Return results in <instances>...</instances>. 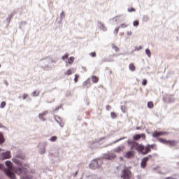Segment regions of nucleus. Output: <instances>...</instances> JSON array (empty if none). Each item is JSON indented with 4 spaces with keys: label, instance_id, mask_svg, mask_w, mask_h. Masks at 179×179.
Returning a JSON list of instances; mask_svg holds the SVG:
<instances>
[{
    "label": "nucleus",
    "instance_id": "obj_1",
    "mask_svg": "<svg viewBox=\"0 0 179 179\" xmlns=\"http://www.w3.org/2000/svg\"><path fill=\"white\" fill-rule=\"evenodd\" d=\"M12 160L13 163L20 166L14 169L12 166V162L6 161L5 164L7 168L5 169V174L7 177H9L10 179H16L15 172L17 174H21L23 179H27V171L26 168L23 167L22 161L19 158H13Z\"/></svg>",
    "mask_w": 179,
    "mask_h": 179
},
{
    "label": "nucleus",
    "instance_id": "obj_2",
    "mask_svg": "<svg viewBox=\"0 0 179 179\" xmlns=\"http://www.w3.org/2000/svg\"><path fill=\"white\" fill-rule=\"evenodd\" d=\"M55 63L56 62L51 59V57H46L40 61V65L44 69H52L54 65H55Z\"/></svg>",
    "mask_w": 179,
    "mask_h": 179
},
{
    "label": "nucleus",
    "instance_id": "obj_3",
    "mask_svg": "<svg viewBox=\"0 0 179 179\" xmlns=\"http://www.w3.org/2000/svg\"><path fill=\"white\" fill-rule=\"evenodd\" d=\"M134 147L136 150L141 152L142 155H148L150 152V145H148L145 148L142 144H138V143H134Z\"/></svg>",
    "mask_w": 179,
    "mask_h": 179
},
{
    "label": "nucleus",
    "instance_id": "obj_4",
    "mask_svg": "<svg viewBox=\"0 0 179 179\" xmlns=\"http://www.w3.org/2000/svg\"><path fill=\"white\" fill-rule=\"evenodd\" d=\"M101 164H103V162L101 159H94L90 164V169H99L101 167Z\"/></svg>",
    "mask_w": 179,
    "mask_h": 179
},
{
    "label": "nucleus",
    "instance_id": "obj_5",
    "mask_svg": "<svg viewBox=\"0 0 179 179\" xmlns=\"http://www.w3.org/2000/svg\"><path fill=\"white\" fill-rule=\"evenodd\" d=\"M115 157H117V155L113 151L103 156V159H106V160H113V159H115Z\"/></svg>",
    "mask_w": 179,
    "mask_h": 179
},
{
    "label": "nucleus",
    "instance_id": "obj_6",
    "mask_svg": "<svg viewBox=\"0 0 179 179\" xmlns=\"http://www.w3.org/2000/svg\"><path fill=\"white\" fill-rule=\"evenodd\" d=\"M159 141L165 145H171V146H176V145H177V143L174 141H166L163 138H159Z\"/></svg>",
    "mask_w": 179,
    "mask_h": 179
},
{
    "label": "nucleus",
    "instance_id": "obj_7",
    "mask_svg": "<svg viewBox=\"0 0 179 179\" xmlns=\"http://www.w3.org/2000/svg\"><path fill=\"white\" fill-rule=\"evenodd\" d=\"M131 176V171L128 169H124L122 173V178L124 179H128L129 178V176Z\"/></svg>",
    "mask_w": 179,
    "mask_h": 179
},
{
    "label": "nucleus",
    "instance_id": "obj_8",
    "mask_svg": "<svg viewBox=\"0 0 179 179\" xmlns=\"http://www.w3.org/2000/svg\"><path fill=\"white\" fill-rule=\"evenodd\" d=\"M124 150H125V146L121 145L112 150V152L114 153H121V152H124Z\"/></svg>",
    "mask_w": 179,
    "mask_h": 179
},
{
    "label": "nucleus",
    "instance_id": "obj_9",
    "mask_svg": "<svg viewBox=\"0 0 179 179\" xmlns=\"http://www.w3.org/2000/svg\"><path fill=\"white\" fill-rule=\"evenodd\" d=\"M163 135H166V132L163 131H155L152 134V138H159L160 136H163Z\"/></svg>",
    "mask_w": 179,
    "mask_h": 179
},
{
    "label": "nucleus",
    "instance_id": "obj_10",
    "mask_svg": "<svg viewBox=\"0 0 179 179\" xmlns=\"http://www.w3.org/2000/svg\"><path fill=\"white\" fill-rule=\"evenodd\" d=\"M149 160V157H145L141 162V167H142V169H145V167H146V163H148V161Z\"/></svg>",
    "mask_w": 179,
    "mask_h": 179
},
{
    "label": "nucleus",
    "instance_id": "obj_11",
    "mask_svg": "<svg viewBox=\"0 0 179 179\" xmlns=\"http://www.w3.org/2000/svg\"><path fill=\"white\" fill-rule=\"evenodd\" d=\"M3 159H10V157H12V155L10 154V151H7L6 152H3L2 155H1Z\"/></svg>",
    "mask_w": 179,
    "mask_h": 179
},
{
    "label": "nucleus",
    "instance_id": "obj_12",
    "mask_svg": "<svg viewBox=\"0 0 179 179\" xmlns=\"http://www.w3.org/2000/svg\"><path fill=\"white\" fill-rule=\"evenodd\" d=\"M98 27L101 30H103V31H107V27H106L104 24L101 23V22H98Z\"/></svg>",
    "mask_w": 179,
    "mask_h": 179
},
{
    "label": "nucleus",
    "instance_id": "obj_13",
    "mask_svg": "<svg viewBox=\"0 0 179 179\" xmlns=\"http://www.w3.org/2000/svg\"><path fill=\"white\" fill-rule=\"evenodd\" d=\"M133 156H134V152L129 151L125 153L124 157H126L127 159H131V157H132Z\"/></svg>",
    "mask_w": 179,
    "mask_h": 179
},
{
    "label": "nucleus",
    "instance_id": "obj_14",
    "mask_svg": "<svg viewBox=\"0 0 179 179\" xmlns=\"http://www.w3.org/2000/svg\"><path fill=\"white\" fill-rule=\"evenodd\" d=\"M75 71L76 70L73 69H69L64 73V75H67L68 76H69V75H72V73L75 72Z\"/></svg>",
    "mask_w": 179,
    "mask_h": 179
},
{
    "label": "nucleus",
    "instance_id": "obj_15",
    "mask_svg": "<svg viewBox=\"0 0 179 179\" xmlns=\"http://www.w3.org/2000/svg\"><path fill=\"white\" fill-rule=\"evenodd\" d=\"M5 143V137H3V134L2 133H0V145H2V143Z\"/></svg>",
    "mask_w": 179,
    "mask_h": 179
},
{
    "label": "nucleus",
    "instance_id": "obj_16",
    "mask_svg": "<svg viewBox=\"0 0 179 179\" xmlns=\"http://www.w3.org/2000/svg\"><path fill=\"white\" fill-rule=\"evenodd\" d=\"M129 71H131V72H134L135 71V65H134V64H130L129 66Z\"/></svg>",
    "mask_w": 179,
    "mask_h": 179
},
{
    "label": "nucleus",
    "instance_id": "obj_17",
    "mask_svg": "<svg viewBox=\"0 0 179 179\" xmlns=\"http://www.w3.org/2000/svg\"><path fill=\"white\" fill-rule=\"evenodd\" d=\"M92 82L94 83H97V82H99V77H97L96 76H92Z\"/></svg>",
    "mask_w": 179,
    "mask_h": 179
},
{
    "label": "nucleus",
    "instance_id": "obj_18",
    "mask_svg": "<svg viewBox=\"0 0 179 179\" xmlns=\"http://www.w3.org/2000/svg\"><path fill=\"white\" fill-rule=\"evenodd\" d=\"M73 61H75V57H71L70 58L68 59V62L72 65L73 64Z\"/></svg>",
    "mask_w": 179,
    "mask_h": 179
},
{
    "label": "nucleus",
    "instance_id": "obj_19",
    "mask_svg": "<svg viewBox=\"0 0 179 179\" xmlns=\"http://www.w3.org/2000/svg\"><path fill=\"white\" fill-rule=\"evenodd\" d=\"M145 54L148 55V58H150L152 53L150 52V50L145 49Z\"/></svg>",
    "mask_w": 179,
    "mask_h": 179
},
{
    "label": "nucleus",
    "instance_id": "obj_20",
    "mask_svg": "<svg viewBox=\"0 0 179 179\" xmlns=\"http://www.w3.org/2000/svg\"><path fill=\"white\" fill-rule=\"evenodd\" d=\"M141 138V134H136L133 136V139L134 141H139V138Z\"/></svg>",
    "mask_w": 179,
    "mask_h": 179
},
{
    "label": "nucleus",
    "instance_id": "obj_21",
    "mask_svg": "<svg viewBox=\"0 0 179 179\" xmlns=\"http://www.w3.org/2000/svg\"><path fill=\"white\" fill-rule=\"evenodd\" d=\"M6 106V103L5 101H2L0 104V108H5Z\"/></svg>",
    "mask_w": 179,
    "mask_h": 179
},
{
    "label": "nucleus",
    "instance_id": "obj_22",
    "mask_svg": "<svg viewBox=\"0 0 179 179\" xmlns=\"http://www.w3.org/2000/svg\"><path fill=\"white\" fill-rule=\"evenodd\" d=\"M57 139V137L54 136H52L50 138V142H55Z\"/></svg>",
    "mask_w": 179,
    "mask_h": 179
},
{
    "label": "nucleus",
    "instance_id": "obj_23",
    "mask_svg": "<svg viewBox=\"0 0 179 179\" xmlns=\"http://www.w3.org/2000/svg\"><path fill=\"white\" fill-rule=\"evenodd\" d=\"M150 149H154V150H157V148L156 147L155 144L150 145Z\"/></svg>",
    "mask_w": 179,
    "mask_h": 179
},
{
    "label": "nucleus",
    "instance_id": "obj_24",
    "mask_svg": "<svg viewBox=\"0 0 179 179\" xmlns=\"http://www.w3.org/2000/svg\"><path fill=\"white\" fill-rule=\"evenodd\" d=\"M110 117H111V118H113V119L117 118V114H115V113H114V112H111V113H110Z\"/></svg>",
    "mask_w": 179,
    "mask_h": 179
},
{
    "label": "nucleus",
    "instance_id": "obj_25",
    "mask_svg": "<svg viewBox=\"0 0 179 179\" xmlns=\"http://www.w3.org/2000/svg\"><path fill=\"white\" fill-rule=\"evenodd\" d=\"M39 153H41V155H44V153H45V148L43 147L42 149H41Z\"/></svg>",
    "mask_w": 179,
    "mask_h": 179
},
{
    "label": "nucleus",
    "instance_id": "obj_26",
    "mask_svg": "<svg viewBox=\"0 0 179 179\" xmlns=\"http://www.w3.org/2000/svg\"><path fill=\"white\" fill-rule=\"evenodd\" d=\"M133 25H134L135 27H138L139 26V22H138V21H134Z\"/></svg>",
    "mask_w": 179,
    "mask_h": 179
},
{
    "label": "nucleus",
    "instance_id": "obj_27",
    "mask_svg": "<svg viewBox=\"0 0 179 179\" xmlns=\"http://www.w3.org/2000/svg\"><path fill=\"white\" fill-rule=\"evenodd\" d=\"M148 108H153V103L152 102H148L147 104Z\"/></svg>",
    "mask_w": 179,
    "mask_h": 179
},
{
    "label": "nucleus",
    "instance_id": "obj_28",
    "mask_svg": "<svg viewBox=\"0 0 179 179\" xmlns=\"http://www.w3.org/2000/svg\"><path fill=\"white\" fill-rule=\"evenodd\" d=\"M136 10L135 8H128V9H127V12H129V13H131V12H136Z\"/></svg>",
    "mask_w": 179,
    "mask_h": 179
},
{
    "label": "nucleus",
    "instance_id": "obj_29",
    "mask_svg": "<svg viewBox=\"0 0 179 179\" xmlns=\"http://www.w3.org/2000/svg\"><path fill=\"white\" fill-rule=\"evenodd\" d=\"M65 13L64 11H62V13L60 14V20H62V19H64V17H65Z\"/></svg>",
    "mask_w": 179,
    "mask_h": 179
},
{
    "label": "nucleus",
    "instance_id": "obj_30",
    "mask_svg": "<svg viewBox=\"0 0 179 179\" xmlns=\"http://www.w3.org/2000/svg\"><path fill=\"white\" fill-rule=\"evenodd\" d=\"M127 143H129V145H131V143H133V145H132V147H131V149H133V148H134V149H135V147H134V143H136V142L132 143V141L128 140V141H127Z\"/></svg>",
    "mask_w": 179,
    "mask_h": 179
},
{
    "label": "nucleus",
    "instance_id": "obj_31",
    "mask_svg": "<svg viewBox=\"0 0 179 179\" xmlns=\"http://www.w3.org/2000/svg\"><path fill=\"white\" fill-rule=\"evenodd\" d=\"M143 86H146L148 85V80L146 79H144L142 83Z\"/></svg>",
    "mask_w": 179,
    "mask_h": 179
},
{
    "label": "nucleus",
    "instance_id": "obj_32",
    "mask_svg": "<svg viewBox=\"0 0 179 179\" xmlns=\"http://www.w3.org/2000/svg\"><path fill=\"white\" fill-rule=\"evenodd\" d=\"M39 94H40V93H39V92H37V91H34V92H33V96H34V97H37V96H38Z\"/></svg>",
    "mask_w": 179,
    "mask_h": 179
},
{
    "label": "nucleus",
    "instance_id": "obj_33",
    "mask_svg": "<svg viewBox=\"0 0 179 179\" xmlns=\"http://www.w3.org/2000/svg\"><path fill=\"white\" fill-rule=\"evenodd\" d=\"M119 30H120V27H117V28H116V29L114 30L113 33H114L115 34H118Z\"/></svg>",
    "mask_w": 179,
    "mask_h": 179
},
{
    "label": "nucleus",
    "instance_id": "obj_34",
    "mask_svg": "<svg viewBox=\"0 0 179 179\" xmlns=\"http://www.w3.org/2000/svg\"><path fill=\"white\" fill-rule=\"evenodd\" d=\"M90 56L94 58V57H96V52H92L90 53Z\"/></svg>",
    "mask_w": 179,
    "mask_h": 179
},
{
    "label": "nucleus",
    "instance_id": "obj_35",
    "mask_svg": "<svg viewBox=\"0 0 179 179\" xmlns=\"http://www.w3.org/2000/svg\"><path fill=\"white\" fill-rule=\"evenodd\" d=\"M120 27H122V29H125V27H128V24H122L120 25Z\"/></svg>",
    "mask_w": 179,
    "mask_h": 179
},
{
    "label": "nucleus",
    "instance_id": "obj_36",
    "mask_svg": "<svg viewBox=\"0 0 179 179\" xmlns=\"http://www.w3.org/2000/svg\"><path fill=\"white\" fill-rule=\"evenodd\" d=\"M38 117L41 120V121H45V119L43 117L42 115L39 114Z\"/></svg>",
    "mask_w": 179,
    "mask_h": 179
},
{
    "label": "nucleus",
    "instance_id": "obj_37",
    "mask_svg": "<svg viewBox=\"0 0 179 179\" xmlns=\"http://www.w3.org/2000/svg\"><path fill=\"white\" fill-rule=\"evenodd\" d=\"M99 145H100V142H94L93 143L94 148H96V146H99Z\"/></svg>",
    "mask_w": 179,
    "mask_h": 179
},
{
    "label": "nucleus",
    "instance_id": "obj_38",
    "mask_svg": "<svg viewBox=\"0 0 179 179\" xmlns=\"http://www.w3.org/2000/svg\"><path fill=\"white\" fill-rule=\"evenodd\" d=\"M122 139H125V137L120 138V139L115 141L113 143H117V142H120V141H122Z\"/></svg>",
    "mask_w": 179,
    "mask_h": 179
},
{
    "label": "nucleus",
    "instance_id": "obj_39",
    "mask_svg": "<svg viewBox=\"0 0 179 179\" xmlns=\"http://www.w3.org/2000/svg\"><path fill=\"white\" fill-rule=\"evenodd\" d=\"M47 114H48V111H45V112H43V113H40V115H42V117H44V116H45V115H47Z\"/></svg>",
    "mask_w": 179,
    "mask_h": 179
},
{
    "label": "nucleus",
    "instance_id": "obj_40",
    "mask_svg": "<svg viewBox=\"0 0 179 179\" xmlns=\"http://www.w3.org/2000/svg\"><path fill=\"white\" fill-rule=\"evenodd\" d=\"M27 97H29V94H24V95H23V100H26V99H27Z\"/></svg>",
    "mask_w": 179,
    "mask_h": 179
},
{
    "label": "nucleus",
    "instance_id": "obj_41",
    "mask_svg": "<svg viewBox=\"0 0 179 179\" xmlns=\"http://www.w3.org/2000/svg\"><path fill=\"white\" fill-rule=\"evenodd\" d=\"M141 50H142V46L137 47L135 49L136 51H141Z\"/></svg>",
    "mask_w": 179,
    "mask_h": 179
},
{
    "label": "nucleus",
    "instance_id": "obj_42",
    "mask_svg": "<svg viewBox=\"0 0 179 179\" xmlns=\"http://www.w3.org/2000/svg\"><path fill=\"white\" fill-rule=\"evenodd\" d=\"M127 36H132V31H127Z\"/></svg>",
    "mask_w": 179,
    "mask_h": 179
},
{
    "label": "nucleus",
    "instance_id": "obj_43",
    "mask_svg": "<svg viewBox=\"0 0 179 179\" xmlns=\"http://www.w3.org/2000/svg\"><path fill=\"white\" fill-rule=\"evenodd\" d=\"M62 58V59H64H64H66V58H68V55H64Z\"/></svg>",
    "mask_w": 179,
    "mask_h": 179
},
{
    "label": "nucleus",
    "instance_id": "obj_44",
    "mask_svg": "<svg viewBox=\"0 0 179 179\" xmlns=\"http://www.w3.org/2000/svg\"><path fill=\"white\" fill-rule=\"evenodd\" d=\"M106 110H108V111H110L111 110V106H106Z\"/></svg>",
    "mask_w": 179,
    "mask_h": 179
},
{
    "label": "nucleus",
    "instance_id": "obj_45",
    "mask_svg": "<svg viewBox=\"0 0 179 179\" xmlns=\"http://www.w3.org/2000/svg\"><path fill=\"white\" fill-rule=\"evenodd\" d=\"M141 135V138H142L143 139H146V136H145V134H140Z\"/></svg>",
    "mask_w": 179,
    "mask_h": 179
},
{
    "label": "nucleus",
    "instance_id": "obj_46",
    "mask_svg": "<svg viewBox=\"0 0 179 179\" xmlns=\"http://www.w3.org/2000/svg\"><path fill=\"white\" fill-rule=\"evenodd\" d=\"M113 50H115V51H118V50H119V49H118V48H117V46H113Z\"/></svg>",
    "mask_w": 179,
    "mask_h": 179
},
{
    "label": "nucleus",
    "instance_id": "obj_47",
    "mask_svg": "<svg viewBox=\"0 0 179 179\" xmlns=\"http://www.w3.org/2000/svg\"><path fill=\"white\" fill-rule=\"evenodd\" d=\"M117 22V18L114 17L111 20V22Z\"/></svg>",
    "mask_w": 179,
    "mask_h": 179
},
{
    "label": "nucleus",
    "instance_id": "obj_48",
    "mask_svg": "<svg viewBox=\"0 0 179 179\" xmlns=\"http://www.w3.org/2000/svg\"><path fill=\"white\" fill-rule=\"evenodd\" d=\"M78 78H79V75L76 74V75H75V78H76V79H78Z\"/></svg>",
    "mask_w": 179,
    "mask_h": 179
},
{
    "label": "nucleus",
    "instance_id": "obj_49",
    "mask_svg": "<svg viewBox=\"0 0 179 179\" xmlns=\"http://www.w3.org/2000/svg\"><path fill=\"white\" fill-rule=\"evenodd\" d=\"M74 82H76V83H78V78H75Z\"/></svg>",
    "mask_w": 179,
    "mask_h": 179
},
{
    "label": "nucleus",
    "instance_id": "obj_50",
    "mask_svg": "<svg viewBox=\"0 0 179 179\" xmlns=\"http://www.w3.org/2000/svg\"><path fill=\"white\" fill-rule=\"evenodd\" d=\"M0 128H3V125H2V123H0Z\"/></svg>",
    "mask_w": 179,
    "mask_h": 179
},
{
    "label": "nucleus",
    "instance_id": "obj_51",
    "mask_svg": "<svg viewBox=\"0 0 179 179\" xmlns=\"http://www.w3.org/2000/svg\"><path fill=\"white\" fill-rule=\"evenodd\" d=\"M0 152H2V148H0Z\"/></svg>",
    "mask_w": 179,
    "mask_h": 179
},
{
    "label": "nucleus",
    "instance_id": "obj_52",
    "mask_svg": "<svg viewBox=\"0 0 179 179\" xmlns=\"http://www.w3.org/2000/svg\"><path fill=\"white\" fill-rule=\"evenodd\" d=\"M120 160H122V157H120Z\"/></svg>",
    "mask_w": 179,
    "mask_h": 179
},
{
    "label": "nucleus",
    "instance_id": "obj_53",
    "mask_svg": "<svg viewBox=\"0 0 179 179\" xmlns=\"http://www.w3.org/2000/svg\"><path fill=\"white\" fill-rule=\"evenodd\" d=\"M1 167H2V166H1V164H0V169H1Z\"/></svg>",
    "mask_w": 179,
    "mask_h": 179
},
{
    "label": "nucleus",
    "instance_id": "obj_54",
    "mask_svg": "<svg viewBox=\"0 0 179 179\" xmlns=\"http://www.w3.org/2000/svg\"><path fill=\"white\" fill-rule=\"evenodd\" d=\"M104 138H101V141H103Z\"/></svg>",
    "mask_w": 179,
    "mask_h": 179
},
{
    "label": "nucleus",
    "instance_id": "obj_55",
    "mask_svg": "<svg viewBox=\"0 0 179 179\" xmlns=\"http://www.w3.org/2000/svg\"><path fill=\"white\" fill-rule=\"evenodd\" d=\"M110 73H111V71H110Z\"/></svg>",
    "mask_w": 179,
    "mask_h": 179
},
{
    "label": "nucleus",
    "instance_id": "obj_56",
    "mask_svg": "<svg viewBox=\"0 0 179 179\" xmlns=\"http://www.w3.org/2000/svg\"><path fill=\"white\" fill-rule=\"evenodd\" d=\"M0 68H1V64H0Z\"/></svg>",
    "mask_w": 179,
    "mask_h": 179
}]
</instances>
